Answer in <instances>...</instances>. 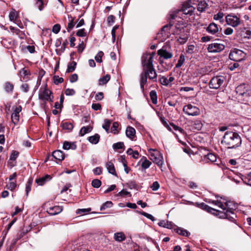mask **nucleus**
I'll list each match as a JSON object with an SVG mask.
<instances>
[{"label": "nucleus", "mask_w": 251, "mask_h": 251, "mask_svg": "<svg viewBox=\"0 0 251 251\" xmlns=\"http://www.w3.org/2000/svg\"><path fill=\"white\" fill-rule=\"evenodd\" d=\"M212 203L220 207L223 210V211L216 210L211 208L209 206L206 205L204 203H201L199 205V206L208 211L211 213L212 211L216 212V215H219L220 218L223 219H227L231 222L235 221V217H236L234 211L236 208V206L231 201H226L225 204L223 202L219 201H213Z\"/></svg>", "instance_id": "nucleus-1"}, {"label": "nucleus", "mask_w": 251, "mask_h": 251, "mask_svg": "<svg viewBox=\"0 0 251 251\" xmlns=\"http://www.w3.org/2000/svg\"><path fill=\"white\" fill-rule=\"evenodd\" d=\"M152 55L150 53L144 54L142 57L143 71L140 75V87L143 92L144 85L147 82L148 78L152 82L157 81V74L152 64Z\"/></svg>", "instance_id": "nucleus-2"}, {"label": "nucleus", "mask_w": 251, "mask_h": 251, "mask_svg": "<svg viewBox=\"0 0 251 251\" xmlns=\"http://www.w3.org/2000/svg\"><path fill=\"white\" fill-rule=\"evenodd\" d=\"M241 143V138L237 133L228 131L225 133L222 141V143L228 149L238 147Z\"/></svg>", "instance_id": "nucleus-3"}, {"label": "nucleus", "mask_w": 251, "mask_h": 251, "mask_svg": "<svg viewBox=\"0 0 251 251\" xmlns=\"http://www.w3.org/2000/svg\"><path fill=\"white\" fill-rule=\"evenodd\" d=\"M236 92L240 100L248 102L251 97V87L248 84L239 85L236 88Z\"/></svg>", "instance_id": "nucleus-4"}, {"label": "nucleus", "mask_w": 251, "mask_h": 251, "mask_svg": "<svg viewBox=\"0 0 251 251\" xmlns=\"http://www.w3.org/2000/svg\"><path fill=\"white\" fill-rule=\"evenodd\" d=\"M149 151L150 159L158 166L162 167L163 164V158L161 153L155 149H150Z\"/></svg>", "instance_id": "nucleus-5"}, {"label": "nucleus", "mask_w": 251, "mask_h": 251, "mask_svg": "<svg viewBox=\"0 0 251 251\" xmlns=\"http://www.w3.org/2000/svg\"><path fill=\"white\" fill-rule=\"evenodd\" d=\"M245 56L246 54L243 51L234 49L231 50L229 55V58L230 60L234 61L240 62L244 59Z\"/></svg>", "instance_id": "nucleus-6"}, {"label": "nucleus", "mask_w": 251, "mask_h": 251, "mask_svg": "<svg viewBox=\"0 0 251 251\" xmlns=\"http://www.w3.org/2000/svg\"><path fill=\"white\" fill-rule=\"evenodd\" d=\"M183 111L187 115L192 116H196L200 114V109L191 104L185 105L183 108Z\"/></svg>", "instance_id": "nucleus-7"}, {"label": "nucleus", "mask_w": 251, "mask_h": 251, "mask_svg": "<svg viewBox=\"0 0 251 251\" xmlns=\"http://www.w3.org/2000/svg\"><path fill=\"white\" fill-rule=\"evenodd\" d=\"M225 80V77L222 75L213 77L210 81L209 85L210 88L218 89Z\"/></svg>", "instance_id": "nucleus-8"}, {"label": "nucleus", "mask_w": 251, "mask_h": 251, "mask_svg": "<svg viewBox=\"0 0 251 251\" xmlns=\"http://www.w3.org/2000/svg\"><path fill=\"white\" fill-rule=\"evenodd\" d=\"M51 92L47 88V85L43 88H41L39 92V99L43 101H49L52 102L53 100L51 98Z\"/></svg>", "instance_id": "nucleus-9"}, {"label": "nucleus", "mask_w": 251, "mask_h": 251, "mask_svg": "<svg viewBox=\"0 0 251 251\" xmlns=\"http://www.w3.org/2000/svg\"><path fill=\"white\" fill-rule=\"evenodd\" d=\"M226 24L233 27L238 26L241 24L240 18L236 15L228 14L226 17Z\"/></svg>", "instance_id": "nucleus-10"}, {"label": "nucleus", "mask_w": 251, "mask_h": 251, "mask_svg": "<svg viewBox=\"0 0 251 251\" xmlns=\"http://www.w3.org/2000/svg\"><path fill=\"white\" fill-rule=\"evenodd\" d=\"M225 48V45L222 44L214 43L208 45L207 50L209 52L216 53L222 51Z\"/></svg>", "instance_id": "nucleus-11"}, {"label": "nucleus", "mask_w": 251, "mask_h": 251, "mask_svg": "<svg viewBox=\"0 0 251 251\" xmlns=\"http://www.w3.org/2000/svg\"><path fill=\"white\" fill-rule=\"evenodd\" d=\"M12 109L13 112L11 116V121L14 125H16L19 121V113L22 110V107L20 105L16 107L13 106Z\"/></svg>", "instance_id": "nucleus-12"}, {"label": "nucleus", "mask_w": 251, "mask_h": 251, "mask_svg": "<svg viewBox=\"0 0 251 251\" xmlns=\"http://www.w3.org/2000/svg\"><path fill=\"white\" fill-rule=\"evenodd\" d=\"M238 32L243 38H251V28L250 27H240L238 29Z\"/></svg>", "instance_id": "nucleus-13"}, {"label": "nucleus", "mask_w": 251, "mask_h": 251, "mask_svg": "<svg viewBox=\"0 0 251 251\" xmlns=\"http://www.w3.org/2000/svg\"><path fill=\"white\" fill-rule=\"evenodd\" d=\"M206 31L213 35H215L218 36V34H220L219 33V28L218 25L216 24L212 23H211L206 28Z\"/></svg>", "instance_id": "nucleus-14"}, {"label": "nucleus", "mask_w": 251, "mask_h": 251, "mask_svg": "<svg viewBox=\"0 0 251 251\" xmlns=\"http://www.w3.org/2000/svg\"><path fill=\"white\" fill-rule=\"evenodd\" d=\"M63 210V207L60 206L50 207L47 209V212L51 215H55L60 213Z\"/></svg>", "instance_id": "nucleus-15"}, {"label": "nucleus", "mask_w": 251, "mask_h": 251, "mask_svg": "<svg viewBox=\"0 0 251 251\" xmlns=\"http://www.w3.org/2000/svg\"><path fill=\"white\" fill-rule=\"evenodd\" d=\"M157 53L160 57H162L165 59L171 58L173 56V54L171 52L163 49L158 50Z\"/></svg>", "instance_id": "nucleus-16"}, {"label": "nucleus", "mask_w": 251, "mask_h": 251, "mask_svg": "<svg viewBox=\"0 0 251 251\" xmlns=\"http://www.w3.org/2000/svg\"><path fill=\"white\" fill-rule=\"evenodd\" d=\"M173 229L174 231L179 235L186 237H188L190 235V233L189 231L183 228L175 226Z\"/></svg>", "instance_id": "nucleus-17"}, {"label": "nucleus", "mask_w": 251, "mask_h": 251, "mask_svg": "<svg viewBox=\"0 0 251 251\" xmlns=\"http://www.w3.org/2000/svg\"><path fill=\"white\" fill-rule=\"evenodd\" d=\"M51 178V177L49 175H46L45 176L39 177L35 180V182L39 185L42 186L46 182L49 181Z\"/></svg>", "instance_id": "nucleus-18"}, {"label": "nucleus", "mask_w": 251, "mask_h": 251, "mask_svg": "<svg viewBox=\"0 0 251 251\" xmlns=\"http://www.w3.org/2000/svg\"><path fill=\"white\" fill-rule=\"evenodd\" d=\"M52 156L56 160L62 161L64 159L65 156L63 152L60 150L55 151L52 152Z\"/></svg>", "instance_id": "nucleus-19"}, {"label": "nucleus", "mask_w": 251, "mask_h": 251, "mask_svg": "<svg viewBox=\"0 0 251 251\" xmlns=\"http://www.w3.org/2000/svg\"><path fill=\"white\" fill-rule=\"evenodd\" d=\"M126 134L128 138L133 140L135 137V129L131 126H128L126 128Z\"/></svg>", "instance_id": "nucleus-20"}, {"label": "nucleus", "mask_w": 251, "mask_h": 251, "mask_svg": "<svg viewBox=\"0 0 251 251\" xmlns=\"http://www.w3.org/2000/svg\"><path fill=\"white\" fill-rule=\"evenodd\" d=\"M63 148L64 150H68L69 149L75 150L76 148V145L75 142H69L68 141H65L63 143Z\"/></svg>", "instance_id": "nucleus-21"}, {"label": "nucleus", "mask_w": 251, "mask_h": 251, "mask_svg": "<svg viewBox=\"0 0 251 251\" xmlns=\"http://www.w3.org/2000/svg\"><path fill=\"white\" fill-rule=\"evenodd\" d=\"M158 226L169 229H173L175 226L172 222L169 221H161L158 224Z\"/></svg>", "instance_id": "nucleus-22"}, {"label": "nucleus", "mask_w": 251, "mask_h": 251, "mask_svg": "<svg viewBox=\"0 0 251 251\" xmlns=\"http://www.w3.org/2000/svg\"><path fill=\"white\" fill-rule=\"evenodd\" d=\"M126 238V235L122 232H117L114 234V239L116 241L121 242L124 241Z\"/></svg>", "instance_id": "nucleus-23"}, {"label": "nucleus", "mask_w": 251, "mask_h": 251, "mask_svg": "<svg viewBox=\"0 0 251 251\" xmlns=\"http://www.w3.org/2000/svg\"><path fill=\"white\" fill-rule=\"evenodd\" d=\"M141 163V166L143 169H147L149 168L151 164V162L146 157L143 156L140 161Z\"/></svg>", "instance_id": "nucleus-24"}, {"label": "nucleus", "mask_w": 251, "mask_h": 251, "mask_svg": "<svg viewBox=\"0 0 251 251\" xmlns=\"http://www.w3.org/2000/svg\"><path fill=\"white\" fill-rule=\"evenodd\" d=\"M106 168L108 171V172L112 175L117 176V174L115 171L114 165L111 162H108L106 164Z\"/></svg>", "instance_id": "nucleus-25"}, {"label": "nucleus", "mask_w": 251, "mask_h": 251, "mask_svg": "<svg viewBox=\"0 0 251 251\" xmlns=\"http://www.w3.org/2000/svg\"><path fill=\"white\" fill-rule=\"evenodd\" d=\"M208 8V4L205 1L202 0L199 2L197 9L200 12H203Z\"/></svg>", "instance_id": "nucleus-26"}, {"label": "nucleus", "mask_w": 251, "mask_h": 251, "mask_svg": "<svg viewBox=\"0 0 251 251\" xmlns=\"http://www.w3.org/2000/svg\"><path fill=\"white\" fill-rule=\"evenodd\" d=\"M100 136L98 134H95L93 136L88 137V141L93 144H97L99 142Z\"/></svg>", "instance_id": "nucleus-27"}, {"label": "nucleus", "mask_w": 251, "mask_h": 251, "mask_svg": "<svg viewBox=\"0 0 251 251\" xmlns=\"http://www.w3.org/2000/svg\"><path fill=\"white\" fill-rule=\"evenodd\" d=\"M61 126L63 129L67 130L69 132L71 131L74 128L73 125L69 122L62 123Z\"/></svg>", "instance_id": "nucleus-28"}, {"label": "nucleus", "mask_w": 251, "mask_h": 251, "mask_svg": "<svg viewBox=\"0 0 251 251\" xmlns=\"http://www.w3.org/2000/svg\"><path fill=\"white\" fill-rule=\"evenodd\" d=\"M110 79V75H106L105 76L100 78L99 80V84L100 85H103L106 84Z\"/></svg>", "instance_id": "nucleus-29"}, {"label": "nucleus", "mask_w": 251, "mask_h": 251, "mask_svg": "<svg viewBox=\"0 0 251 251\" xmlns=\"http://www.w3.org/2000/svg\"><path fill=\"white\" fill-rule=\"evenodd\" d=\"M92 130V127L90 126H83L81 127L80 130V135L81 136H84L85 134L90 132Z\"/></svg>", "instance_id": "nucleus-30"}, {"label": "nucleus", "mask_w": 251, "mask_h": 251, "mask_svg": "<svg viewBox=\"0 0 251 251\" xmlns=\"http://www.w3.org/2000/svg\"><path fill=\"white\" fill-rule=\"evenodd\" d=\"M76 63L75 61L70 62L67 66V73H72L74 72L76 68Z\"/></svg>", "instance_id": "nucleus-31"}, {"label": "nucleus", "mask_w": 251, "mask_h": 251, "mask_svg": "<svg viewBox=\"0 0 251 251\" xmlns=\"http://www.w3.org/2000/svg\"><path fill=\"white\" fill-rule=\"evenodd\" d=\"M150 96L152 102L154 104H156L157 103V96L155 91L152 90L150 93Z\"/></svg>", "instance_id": "nucleus-32"}, {"label": "nucleus", "mask_w": 251, "mask_h": 251, "mask_svg": "<svg viewBox=\"0 0 251 251\" xmlns=\"http://www.w3.org/2000/svg\"><path fill=\"white\" fill-rule=\"evenodd\" d=\"M224 16L223 13L219 12L217 14L214 15L213 18L215 20H219L220 23H223L225 21Z\"/></svg>", "instance_id": "nucleus-33"}, {"label": "nucleus", "mask_w": 251, "mask_h": 251, "mask_svg": "<svg viewBox=\"0 0 251 251\" xmlns=\"http://www.w3.org/2000/svg\"><path fill=\"white\" fill-rule=\"evenodd\" d=\"M14 89L13 85L9 82H6L4 84V89L7 93L12 92Z\"/></svg>", "instance_id": "nucleus-34"}, {"label": "nucleus", "mask_w": 251, "mask_h": 251, "mask_svg": "<svg viewBox=\"0 0 251 251\" xmlns=\"http://www.w3.org/2000/svg\"><path fill=\"white\" fill-rule=\"evenodd\" d=\"M188 39V36L187 34H184L182 35V36H180L177 39V41L181 44H183L186 43Z\"/></svg>", "instance_id": "nucleus-35"}, {"label": "nucleus", "mask_w": 251, "mask_h": 251, "mask_svg": "<svg viewBox=\"0 0 251 251\" xmlns=\"http://www.w3.org/2000/svg\"><path fill=\"white\" fill-rule=\"evenodd\" d=\"M159 82L161 84L166 86L170 85L168 79L165 76H162L159 78Z\"/></svg>", "instance_id": "nucleus-36"}, {"label": "nucleus", "mask_w": 251, "mask_h": 251, "mask_svg": "<svg viewBox=\"0 0 251 251\" xmlns=\"http://www.w3.org/2000/svg\"><path fill=\"white\" fill-rule=\"evenodd\" d=\"M113 203L111 201H107L101 205L100 210V211L104 210L106 208L111 207Z\"/></svg>", "instance_id": "nucleus-37"}, {"label": "nucleus", "mask_w": 251, "mask_h": 251, "mask_svg": "<svg viewBox=\"0 0 251 251\" xmlns=\"http://www.w3.org/2000/svg\"><path fill=\"white\" fill-rule=\"evenodd\" d=\"M205 157L206 158L209 160L211 162H215L217 160V156L215 154L212 153H208Z\"/></svg>", "instance_id": "nucleus-38"}, {"label": "nucleus", "mask_w": 251, "mask_h": 251, "mask_svg": "<svg viewBox=\"0 0 251 251\" xmlns=\"http://www.w3.org/2000/svg\"><path fill=\"white\" fill-rule=\"evenodd\" d=\"M184 61H185V56H184V55L183 54H181L180 57H179V59L178 60L177 63L176 65V68H179L181 66H182V65H183V64L184 62Z\"/></svg>", "instance_id": "nucleus-39"}, {"label": "nucleus", "mask_w": 251, "mask_h": 251, "mask_svg": "<svg viewBox=\"0 0 251 251\" xmlns=\"http://www.w3.org/2000/svg\"><path fill=\"white\" fill-rule=\"evenodd\" d=\"M111 122L110 120L108 119H105L104 120V123L102 125V127L108 132L109 127L110 126Z\"/></svg>", "instance_id": "nucleus-40"}, {"label": "nucleus", "mask_w": 251, "mask_h": 251, "mask_svg": "<svg viewBox=\"0 0 251 251\" xmlns=\"http://www.w3.org/2000/svg\"><path fill=\"white\" fill-rule=\"evenodd\" d=\"M125 147L123 142H118L113 145V148L114 150L124 149Z\"/></svg>", "instance_id": "nucleus-41"}, {"label": "nucleus", "mask_w": 251, "mask_h": 251, "mask_svg": "<svg viewBox=\"0 0 251 251\" xmlns=\"http://www.w3.org/2000/svg\"><path fill=\"white\" fill-rule=\"evenodd\" d=\"M17 15L16 14V11H12L10 12L9 15V19L11 21L14 22L15 23H16V18H17Z\"/></svg>", "instance_id": "nucleus-42"}, {"label": "nucleus", "mask_w": 251, "mask_h": 251, "mask_svg": "<svg viewBox=\"0 0 251 251\" xmlns=\"http://www.w3.org/2000/svg\"><path fill=\"white\" fill-rule=\"evenodd\" d=\"M35 5L40 11H42L44 9L45 4L43 0H36Z\"/></svg>", "instance_id": "nucleus-43"}, {"label": "nucleus", "mask_w": 251, "mask_h": 251, "mask_svg": "<svg viewBox=\"0 0 251 251\" xmlns=\"http://www.w3.org/2000/svg\"><path fill=\"white\" fill-rule=\"evenodd\" d=\"M17 184H16V181H15L14 182H10L8 184L6 185V188L11 190L13 191L15 188L16 187Z\"/></svg>", "instance_id": "nucleus-44"}, {"label": "nucleus", "mask_w": 251, "mask_h": 251, "mask_svg": "<svg viewBox=\"0 0 251 251\" xmlns=\"http://www.w3.org/2000/svg\"><path fill=\"white\" fill-rule=\"evenodd\" d=\"M103 52L102 51H100L95 56V60L97 62H102V57L103 55Z\"/></svg>", "instance_id": "nucleus-45"}, {"label": "nucleus", "mask_w": 251, "mask_h": 251, "mask_svg": "<svg viewBox=\"0 0 251 251\" xmlns=\"http://www.w3.org/2000/svg\"><path fill=\"white\" fill-rule=\"evenodd\" d=\"M101 184L100 180L98 179H95L92 180V185L94 188H99Z\"/></svg>", "instance_id": "nucleus-46"}, {"label": "nucleus", "mask_w": 251, "mask_h": 251, "mask_svg": "<svg viewBox=\"0 0 251 251\" xmlns=\"http://www.w3.org/2000/svg\"><path fill=\"white\" fill-rule=\"evenodd\" d=\"M54 83L57 85L59 83H61L63 82L64 79L62 77H60L58 75H54L53 76Z\"/></svg>", "instance_id": "nucleus-47"}, {"label": "nucleus", "mask_w": 251, "mask_h": 251, "mask_svg": "<svg viewBox=\"0 0 251 251\" xmlns=\"http://www.w3.org/2000/svg\"><path fill=\"white\" fill-rule=\"evenodd\" d=\"M122 163H123L125 171L126 172V174H128L129 173V171L130 170V168L127 166V162L124 158L122 157Z\"/></svg>", "instance_id": "nucleus-48"}, {"label": "nucleus", "mask_w": 251, "mask_h": 251, "mask_svg": "<svg viewBox=\"0 0 251 251\" xmlns=\"http://www.w3.org/2000/svg\"><path fill=\"white\" fill-rule=\"evenodd\" d=\"M32 180L29 179L26 184L25 191L26 192V196H28V193L31 190Z\"/></svg>", "instance_id": "nucleus-49"}, {"label": "nucleus", "mask_w": 251, "mask_h": 251, "mask_svg": "<svg viewBox=\"0 0 251 251\" xmlns=\"http://www.w3.org/2000/svg\"><path fill=\"white\" fill-rule=\"evenodd\" d=\"M91 210V209L90 208L78 209L76 211V213L77 214L83 215L85 213L89 212Z\"/></svg>", "instance_id": "nucleus-50"}, {"label": "nucleus", "mask_w": 251, "mask_h": 251, "mask_svg": "<svg viewBox=\"0 0 251 251\" xmlns=\"http://www.w3.org/2000/svg\"><path fill=\"white\" fill-rule=\"evenodd\" d=\"M174 23L171 21L170 22L169 24L164 25L162 28V31L164 32H168V30L173 25Z\"/></svg>", "instance_id": "nucleus-51"}, {"label": "nucleus", "mask_w": 251, "mask_h": 251, "mask_svg": "<svg viewBox=\"0 0 251 251\" xmlns=\"http://www.w3.org/2000/svg\"><path fill=\"white\" fill-rule=\"evenodd\" d=\"M170 126L173 127L174 130H178L181 133H184V131L182 128L175 125L174 123H170Z\"/></svg>", "instance_id": "nucleus-52"}, {"label": "nucleus", "mask_w": 251, "mask_h": 251, "mask_svg": "<svg viewBox=\"0 0 251 251\" xmlns=\"http://www.w3.org/2000/svg\"><path fill=\"white\" fill-rule=\"evenodd\" d=\"M19 155V152L15 151H13L11 155L10 156V160H15L16 158L18 157Z\"/></svg>", "instance_id": "nucleus-53"}, {"label": "nucleus", "mask_w": 251, "mask_h": 251, "mask_svg": "<svg viewBox=\"0 0 251 251\" xmlns=\"http://www.w3.org/2000/svg\"><path fill=\"white\" fill-rule=\"evenodd\" d=\"M76 35L79 37H84L86 36V32L85 31L84 28L78 30L76 32Z\"/></svg>", "instance_id": "nucleus-54"}, {"label": "nucleus", "mask_w": 251, "mask_h": 251, "mask_svg": "<svg viewBox=\"0 0 251 251\" xmlns=\"http://www.w3.org/2000/svg\"><path fill=\"white\" fill-rule=\"evenodd\" d=\"M160 187V185L157 181H154L151 186V188L153 191L157 190Z\"/></svg>", "instance_id": "nucleus-55"}, {"label": "nucleus", "mask_w": 251, "mask_h": 251, "mask_svg": "<svg viewBox=\"0 0 251 251\" xmlns=\"http://www.w3.org/2000/svg\"><path fill=\"white\" fill-rule=\"evenodd\" d=\"M75 93V91L73 89L68 88L65 91V94L67 96H73Z\"/></svg>", "instance_id": "nucleus-56"}, {"label": "nucleus", "mask_w": 251, "mask_h": 251, "mask_svg": "<svg viewBox=\"0 0 251 251\" xmlns=\"http://www.w3.org/2000/svg\"><path fill=\"white\" fill-rule=\"evenodd\" d=\"M60 30V25L59 24H55L52 28V32L55 34L58 33Z\"/></svg>", "instance_id": "nucleus-57"}, {"label": "nucleus", "mask_w": 251, "mask_h": 251, "mask_svg": "<svg viewBox=\"0 0 251 251\" xmlns=\"http://www.w3.org/2000/svg\"><path fill=\"white\" fill-rule=\"evenodd\" d=\"M78 79V75L77 74H74L72 75H71V76L70 77V81L71 82V83H74L75 81H76Z\"/></svg>", "instance_id": "nucleus-58"}, {"label": "nucleus", "mask_w": 251, "mask_h": 251, "mask_svg": "<svg viewBox=\"0 0 251 251\" xmlns=\"http://www.w3.org/2000/svg\"><path fill=\"white\" fill-rule=\"evenodd\" d=\"M22 90L26 93L29 90V85L27 83H23L21 86Z\"/></svg>", "instance_id": "nucleus-59"}, {"label": "nucleus", "mask_w": 251, "mask_h": 251, "mask_svg": "<svg viewBox=\"0 0 251 251\" xmlns=\"http://www.w3.org/2000/svg\"><path fill=\"white\" fill-rule=\"evenodd\" d=\"M142 214L147 218L151 220L152 221H154L155 220L154 217L151 214H149L148 213L143 212Z\"/></svg>", "instance_id": "nucleus-60"}, {"label": "nucleus", "mask_w": 251, "mask_h": 251, "mask_svg": "<svg viewBox=\"0 0 251 251\" xmlns=\"http://www.w3.org/2000/svg\"><path fill=\"white\" fill-rule=\"evenodd\" d=\"M10 29L13 33H14L17 35H19L20 33L21 32V30L15 27H13L12 26L10 27Z\"/></svg>", "instance_id": "nucleus-61"}, {"label": "nucleus", "mask_w": 251, "mask_h": 251, "mask_svg": "<svg viewBox=\"0 0 251 251\" xmlns=\"http://www.w3.org/2000/svg\"><path fill=\"white\" fill-rule=\"evenodd\" d=\"M115 17L113 15H110L107 18V22L109 25L113 24L115 22Z\"/></svg>", "instance_id": "nucleus-62"}, {"label": "nucleus", "mask_w": 251, "mask_h": 251, "mask_svg": "<svg viewBox=\"0 0 251 251\" xmlns=\"http://www.w3.org/2000/svg\"><path fill=\"white\" fill-rule=\"evenodd\" d=\"M92 108L94 110H100L101 108V105L100 103H93Z\"/></svg>", "instance_id": "nucleus-63"}, {"label": "nucleus", "mask_w": 251, "mask_h": 251, "mask_svg": "<svg viewBox=\"0 0 251 251\" xmlns=\"http://www.w3.org/2000/svg\"><path fill=\"white\" fill-rule=\"evenodd\" d=\"M195 49V46L193 45H190L188 46V49L186 50V52L188 53L191 54L194 52V50Z\"/></svg>", "instance_id": "nucleus-64"}]
</instances>
